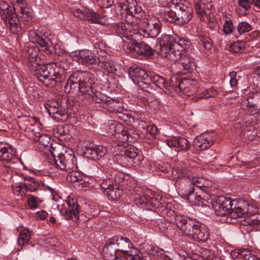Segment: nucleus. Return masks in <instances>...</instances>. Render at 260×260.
<instances>
[{
	"mask_svg": "<svg viewBox=\"0 0 260 260\" xmlns=\"http://www.w3.org/2000/svg\"><path fill=\"white\" fill-rule=\"evenodd\" d=\"M12 6L0 1V15L6 27L14 34L21 33L22 24L27 25L32 14L24 0H11Z\"/></svg>",
	"mask_w": 260,
	"mask_h": 260,
	"instance_id": "1",
	"label": "nucleus"
},
{
	"mask_svg": "<svg viewBox=\"0 0 260 260\" xmlns=\"http://www.w3.org/2000/svg\"><path fill=\"white\" fill-rule=\"evenodd\" d=\"M95 81L93 75L89 72L76 71L69 76L64 90L68 93L77 94L82 101L84 99H92L96 103H102L105 95L94 89Z\"/></svg>",
	"mask_w": 260,
	"mask_h": 260,
	"instance_id": "2",
	"label": "nucleus"
},
{
	"mask_svg": "<svg viewBox=\"0 0 260 260\" xmlns=\"http://www.w3.org/2000/svg\"><path fill=\"white\" fill-rule=\"evenodd\" d=\"M174 223L183 234L190 240L200 242H205L209 238V232L205 225L194 218L178 214L175 217Z\"/></svg>",
	"mask_w": 260,
	"mask_h": 260,
	"instance_id": "3",
	"label": "nucleus"
},
{
	"mask_svg": "<svg viewBox=\"0 0 260 260\" xmlns=\"http://www.w3.org/2000/svg\"><path fill=\"white\" fill-rule=\"evenodd\" d=\"M60 67V64L57 62H51L47 64L41 62L35 66V68H30V71L34 76L46 86L53 87L65 79L64 69L63 67Z\"/></svg>",
	"mask_w": 260,
	"mask_h": 260,
	"instance_id": "4",
	"label": "nucleus"
},
{
	"mask_svg": "<svg viewBox=\"0 0 260 260\" xmlns=\"http://www.w3.org/2000/svg\"><path fill=\"white\" fill-rule=\"evenodd\" d=\"M117 31L123 42L127 44V49L133 56H152L154 54L153 49L144 42H137L134 36L127 30L125 24L121 22L118 25Z\"/></svg>",
	"mask_w": 260,
	"mask_h": 260,
	"instance_id": "5",
	"label": "nucleus"
},
{
	"mask_svg": "<svg viewBox=\"0 0 260 260\" xmlns=\"http://www.w3.org/2000/svg\"><path fill=\"white\" fill-rule=\"evenodd\" d=\"M111 239L120 254V260H144L142 255H140V251L137 249L130 248L132 243L128 239L115 236Z\"/></svg>",
	"mask_w": 260,
	"mask_h": 260,
	"instance_id": "6",
	"label": "nucleus"
},
{
	"mask_svg": "<svg viewBox=\"0 0 260 260\" xmlns=\"http://www.w3.org/2000/svg\"><path fill=\"white\" fill-rule=\"evenodd\" d=\"M178 178L181 179L179 187V194L184 200L190 202L196 197L194 193L193 185L190 182V175L185 170H180L178 172Z\"/></svg>",
	"mask_w": 260,
	"mask_h": 260,
	"instance_id": "7",
	"label": "nucleus"
},
{
	"mask_svg": "<svg viewBox=\"0 0 260 260\" xmlns=\"http://www.w3.org/2000/svg\"><path fill=\"white\" fill-rule=\"evenodd\" d=\"M170 6L177 11L178 25L187 23L192 17V9L185 0H171Z\"/></svg>",
	"mask_w": 260,
	"mask_h": 260,
	"instance_id": "8",
	"label": "nucleus"
},
{
	"mask_svg": "<svg viewBox=\"0 0 260 260\" xmlns=\"http://www.w3.org/2000/svg\"><path fill=\"white\" fill-rule=\"evenodd\" d=\"M232 204L233 210L231 212V220L232 218L246 216H251L257 211L256 207L243 200H234Z\"/></svg>",
	"mask_w": 260,
	"mask_h": 260,
	"instance_id": "9",
	"label": "nucleus"
},
{
	"mask_svg": "<svg viewBox=\"0 0 260 260\" xmlns=\"http://www.w3.org/2000/svg\"><path fill=\"white\" fill-rule=\"evenodd\" d=\"M233 201L224 196L218 197L213 207L218 216L227 217L226 222H231V212L233 210Z\"/></svg>",
	"mask_w": 260,
	"mask_h": 260,
	"instance_id": "10",
	"label": "nucleus"
},
{
	"mask_svg": "<svg viewBox=\"0 0 260 260\" xmlns=\"http://www.w3.org/2000/svg\"><path fill=\"white\" fill-rule=\"evenodd\" d=\"M128 74L133 82L137 84L142 90L150 81V76L148 75L146 72L136 65L128 68Z\"/></svg>",
	"mask_w": 260,
	"mask_h": 260,
	"instance_id": "11",
	"label": "nucleus"
},
{
	"mask_svg": "<svg viewBox=\"0 0 260 260\" xmlns=\"http://www.w3.org/2000/svg\"><path fill=\"white\" fill-rule=\"evenodd\" d=\"M68 205L67 209L59 208V205H57L58 210L60 214L67 220L73 219L77 220L79 218L80 211V206L77 204L76 199H69L67 200Z\"/></svg>",
	"mask_w": 260,
	"mask_h": 260,
	"instance_id": "12",
	"label": "nucleus"
},
{
	"mask_svg": "<svg viewBox=\"0 0 260 260\" xmlns=\"http://www.w3.org/2000/svg\"><path fill=\"white\" fill-rule=\"evenodd\" d=\"M75 59L79 63H82L90 68V66L96 65L100 62L99 57L88 50H81L74 55Z\"/></svg>",
	"mask_w": 260,
	"mask_h": 260,
	"instance_id": "13",
	"label": "nucleus"
},
{
	"mask_svg": "<svg viewBox=\"0 0 260 260\" xmlns=\"http://www.w3.org/2000/svg\"><path fill=\"white\" fill-rule=\"evenodd\" d=\"M73 14L81 20H87L93 23L102 24V19L100 15L90 9H76L73 11Z\"/></svg>",
	"mask_w": 260,
	"mask_h": 260,
	"instance_id": "14",
	"label": "nucleus"
},
{
	"mask_svg": "<svg viewBox=\"0 0 260 260\" xmlns=\"http://www.w3.org/2000/svg\"><path fill=\"white\" fill-rule=\"evenodd\" d=\"M30 36L32 42L39 45L46 54H52L54 53V46L52 45L50 40L44 36V35H39L37 32H32L30 34Z\"/></svg>",
	"mask_w": 260,
	"mask_h": 260,
	"instance_id": "15",
	"label": "nucleus"
},
{
	"mask_svg": "<svg viewBox=\"0 0 260 260\" xmlns=\"http://www.w3.org/2000/svg\"><path fill=\"white\" fill-rule=\"evenodd\" d=\"M121 156L123 160L127 162L128 165L133 167L140 166L143 160V155L134 147L126 149L124 154H121Z\"/></svg>",
	"mask_w": 260,
	"mask_h": 260,
	"instance_id": "16",
	"label": "nucleus"
},
{
	"mask_svg": "<svg viewBox=\"0 0 260 260\" xmlns=\"http://www.w3.org/2000/svg\"><path fill=\"white\" fill-rule=\"evenodd\" d=\"M85 154L93 160H99L107 153L106 148L102 145L90 144L85 147Z\"/></svg>",
	"mask_w": 260,
	"mask_h": 260,
	"instance_id": "17",
	"label": "nucleus"
},
{
	"mask_svg": "<svg viewBox=\"0 0 260 260\" xmlns=\"http://www.w3.org/2000/svg\"><path fill=\"white\" fill-rule=\"evenodd\" d=\"M103 256L106 260H120V254L116 250L111 238L107 241L103 248Z\"/></svg>",
	"mask_w": 260,
	"mask_h": 260,
	"instance_id": "18",
	"label": "nucleus"
},
{
	"mask_svg": "<svg viewBox=\"0 0 260 260\" xmlns=\"http://www.w3.org/2000/svg\"><path fill=\"white\" fill-rule=\"evenodd\" d=\"M143 32L148 37L154 38L156 37L161 29V23L159 21L154 22L153 20H145L144 22Z\"/></svg>",
	"mask_w": 260,
	"mask_h": 260,
	"instance_id": "19",
	"label": "nucleus"
},
{
	"mask_svg": "<svg viewBox=\"0 0 260 260\" xmlns=\"http://www.w3.org/2000/svg\"><path fill=\"white\" fill-rule=\"evenodd\" d=\"M176 39H177V36L176 35L168 34L162 35L159 38L160 54H166L168 50L167 49L174 47Z\"/></svg>",
	"mask_w": 260,
	"mask_h": 260,
	"instance_id": "20",
	"label": "nucleus"
},
{
	"mask_svg": "<svg viewBox=\"0 0 260 260\" xmlns=\"http://www.w3.org/2000/svg\"><path fill=\"white\" fill-rule=\"evenodd\" d=\"M193 1L196 13L199 14L200 20H204V16L210 14L212 5L208 2V0H193Z\"/></svg>",
	"mask_w": 260,
	"mask_h": 260,
	"instance_id": "21",
	"label": "nucleus"
},
{
	"mask_svg": "<svg viewBox=\"0 0 260 260\" xmlns=\"http://www.w3.org/2000/svg\"><path fill=\"white\" fill-rule=\"evenodd\" d=\"M150 81L148 85L145 86L143 91L147 92L148 94H150V90H152L153 88V85L162 89L164 92L166 88V82L165 79L158 75H155L152 77L150 76Z\"/></svg>",
	"mask_w": 260,
	"mask_h": 260,
	"instance_id": "22",
	"label": "nucleus"
},
{
	"mask_svg": "<svg viewBox=\"0 0 260 260\" xmlns=\"http://www.w3.org/2000/svg\"><path fill=\"white\" fill-rule=\"evenodd\" d=\"M24 180L25 182L23 183L25 187V190L23 191V194H26L27 191H36L44 185L42 181L29 176L24 177Z\"/></svg>",
	"mask_w": 260,
	"mask_h": 260,
	"instance_id": "23",
	"label": "nucleus"
},
{
	"mask_svg": "<svg viewBox=\"0 0 260 260\" xmlns=\"http://www.w3.org/2000/svg\"><path fill=\"white\" fill-rule=\"evenodd\" d=\"M44 107L50 115L55 114L60 116L64 115V108L57 101H48L44 104Z\"/></svg>",
	"mask_w": 260,
	"mask_h": 260,
	"instance_id": "24",
	"label": "nucleus"
},
{
	"mask_svg": "<svg viewBox=\"0 0 260 260\" xmlns=\"http://www.w3.org/2000/svg\"><path fill=\"white\" fill-rule=\"evenodd\" d=\"M181 49V47L176 44L174 45V47L167 49L168 50L166 54H161V55L172 61H179L184 54L183 53V51H182Z\"/></svg>",
	"mask_w": 260,
	"mask_h": 260,
	"instance_id": "25",
	"label": "nucleus"
},
{
	"mask_svg": "<svg viewBox=\"0 0 260 260\" xmlns=\"http://www.w3.org/2000/svg\"><path fill=\"white\" fill-rule=\"evenodd\" d=\"M28 60L29 61V68H35L42 60L39 56L38 49L36 47H29L27 49Z\"/></svg>",
	"mask_w": 260,
	"mask_h": 260,
	"instance_id": "26",
	"label": "nucleus"
},
{
	"mask_svg": "<svg viewBox=\"0 0 260 260\" xmlns=\"http://www.w3.org/2000/svg\"><path fill=\"white\" fill-rule=\"evenodd\" d=\"M178 61L183 69L184 74L192 72L195 67L193 59L186 54H183Z\"/></svg>",
	"mask_w": 260,
	"mask_h": 260,
	"instance_id": "27",
	"label": "nucleus"
},
{
	"mask_svg": "<svg viewBox=\"0 0 260 260\" xmlns=\"http://www.w3.org/2000/svg\"><path fill=\"white\" fill-rule=\"evenodd\" d=\"M62 170L75 171L77 169V159L74 154L66 152V159L65 165H61Z\"/></svg>",
	"mask_w": 260,
	"mask_h": 260,
	"instance_id": "28",
	"label": "nucleus"
},
{
	"mask_svg": "<svg viewBox=\"0 0 260 260\" xmlns=\"http://www.w3.org/2000/svg\"><path fill=\"white\" fill-rule=\"evenodd\" d=\"M234 255H235V260H260V257L247 249L235 252Z\"/></svg>",
	"mask_w": 260,
	"mask_h": 260,
	"instance_id": "29",
	"label": "nucleus"
},
{
	"mask_svg": "<svg viewBox=\"0 0 260 260\" xmlns=\"http://www.w3.org/2000/svg\"><path fill=\"white\" fill-rule=\"evenodd\" d=\"M171 1L169 4L168 8L164 10L163 18L168 22L177 24V11L175 10L174 8H171Z\"/></svg>",
	"mask_w": 260,
	"mask_h": 260,
	"instance_id": "30",
	"label": "nucleus"
},
{
	"mask_svg": "<svg viewBox=\"0 0 260 260\" xmlns=\"http://www.w3.org/2000/svg\"><path fill=\"white\" fill-rule=\"evenodd\" d=\"M213 144V140L208 138H205L203 136H198L193 141V146L197 149L205 150L210 147Z\"/></svg>",
	"mask_w": 260,
	"mask_h": 260,
	"instance_id": "31",
	"label": "nucleus"
},
{
	"mask_svg": "<svg viewBox=\"0 0 260 260\" xmlns=\"http://www.w3.org/2000/svg\"><path fill=\"white\" fill-rule=\"evenodd\" d=\"M51 156L50 158V163L52 165H55L56 167L59 168L62 170L61 165H65L66 159V152L65 153H58L56 152V150L53 149L52 151H51Z\"/></svg>",
	"mask_w": 260,
	"mask_h": 260,
	"instance_id": "32",
	"label": "nucleus"
},
{
	"mask_svg": "<svg viewBox=\"0 0 260 260\" xmlns=\"http://www.w3.org/2000/svg\"><path fill=\"white\" fill-rule=\"evenodd\" d=\"M16 153V151L14 148L2 147L0 149V160L9 162L12 159Z\"/></svg>",
	"mask_w": 260,
	"mask_h": 260,
	"instance_id": "33",
	"label": "nucleus"
},
{
	"mask_svg": "<svg viewBox=\"0 0 260 260\" xmlns=\"http://www.w3.org/2000/svg\"><path fill=\"white\" fill-rule=\"evenodd\" d=\"M181 78H178L177 76L171 77L169 83H166V88L165 92L167 94L171 93L173 91L178 92L179 82Z\"/></svg>",
	"mask_w": 260,
	"mask_h": 260,
	"instance_id": "34",
	"label": "nucleus"
},
{
	"mask_svg": "<svg viewBox=\"0 0 260 260\" xmlns=\"http://www.w3.org/2000/svg\"><path fill=\"white\" fill-rule=\"evenodd\" d=\"M105 129L107 135L114 136L117 132L121 131L122 125L115 121H110L108 122L107 125H105Z\"/></svg>",
	"mask_w": 260,
	"mask_h": 260,
	"instance_id": "35",
	"label": "nucleus"
},
{
	"mask_svg": "<svg viewBox=\"0 0 260 260\" xmlns=\"http://www.w3.org/2000/svg\"><path fill=\"white\" fill-rule=\"evenodd\" d=\"M30 239V234L28 229H25L21 231L19 233L17 244L19 246H24L27 245L28 242Z\"/></svg>",
	"mask_w": 260,
	"mask_h": 260,
	"instance_id": "36",
	"label": "nucleus"
},
{
	"mask_svg": "<svg viewBox=\"0 0 260 260\" xmlns=\"http://www.w3.org/2000/svg\"><path fill=\"white\" fill-rule=\"evenodd\" d=\"M190 144L189 141L183 137H177L176 148L181 151H187L189 150Z\"/></svg>",
	"mask_w": 260,
	"mask_h": 260,
	"instance_id": "37",
	"label": "nucleus"
},
{
	"mask_svg": "<svg viewBox=\"0 0 260 260\" xmlns=\"http://www.w3.org/2000/svg\"><path fill=\"white\" fill-rule=\"evenodd\" d=\"M122 191L115 185L110 190L107 191V194L112 200H117L120 198Z\"/></svg>",
	"mask_w": 260,
	"mask_h": 260,
	"instance_id": "38",
	"label": "nucleus"
},
{
	"mask_svg": "<svg viewBox=\"0 0 260 260\" xmlns=\"http://www.w3.org/2000/svg\"><path fill=\"white\" fill-rule=\"evenodd\" d=\"M217 93L216 90L210 88L205 89L201 93L197 95V99L196 100L198 99H207L209 98L214 97L217 95Z\"/></svg>",
	"mask_w": 260,
	"mask_h": 260,
	"instance_id": "39",
	"label": "nucleus"
},
{
	"mask_svg": "<svg viewBox=\"0 0 260 260\" xmlns=\"http://www.w3.org/2000/svg\"><path fill=\"white\" fill-rule=\"evenodd\" d=\"M244 43L242 42H235L231 45L230 51L234 53H242L244 51Z\"/></svg>",
	"mask_w": 260,
	"mask_h": 260,
	"instance_id": "40",
	"label": "nucleus"
},
{
	"mask_svg": "<svg viewBox=\"0 0 260 260\" xmlns=\"http://www.w3.org/2000/svg\"><path fill=\"white\" fill-rule=\"evenodd\" d=\"M114 177L113 178V183L124 186L126 184V180L124 179V174L117 172L116 171H113Z\"/></svg>",
	"mask_w": 260,
	"mask_h": 260,
	"instance_id": "41",
	"label": "nucleus"
},
{
	"mask_svg": "<svg viewBox=\"0 0 260 260\" xmlns=\"http://www.w3.org/2000/svg\"><path fill=\"white\" fill-rule=\"evenodd\" d=\"M99 64H101V67L104 70H106L108 72L114 73L117 71V69L113 62L108 61H100Z\"/></svg>",
	"mask_w": 260,
	"mask_h": 260,
	"instance_id": "42",
	"label": "nucleus"
},
{
	"mask_svg": "<svg viewBox=\"0 0 260 260\" xmlns=\"http://www.w3.org/2000/svg\"><path fill=\"white\" fill-rule=\"evenodd\" d=\"M192 82L193 81L191 80L188 78H181L179 82L178 92H181L182 91L186 92V90H188L187 87L191 85Z\"/></svg>",
	"mask_w": 260,
	"mask_h": 260,
	"instance_id": "43",
	"label": "nucleus"
},
{
	"mask_svg": "<svg viewBox=\"0 0 260 260\" xmlns=\"http://www.w3.org/2000/svg\"><path fill=\"white\" fill-rule=\"evenodd\" d=\"M115 185L113 184V176L111 174V177L108 178L104 180L100 184L101 187L107 193V191L110 190Z\"/></svg>",
	"mask_w": 260,
	"mask_h": 260,
	"instance_id": "44",
	"label": "nucleus"
},
{
	"mask_svg": "<svg viewBox=\"0 0 260 260\" xmlns=\"http://www.w3.org/2000/svg\"><path fill=\"white\" fill-rule=\"evenodd\" d=\"M157 225L161 232L167 233L170 229L171 223L166 219H161L158 220Z\"/></svg>",
	"mask_w": 260,
	"mask_h": 260,
	"instance_id": "45",
	"label": "nucleus"
},
{
	"mask_svg": "<svg viewBox=\"0 0 260 260\" xmlns=\"http://www.w3.org/2000/svg\"><path fill=\"white\" fill-rule=\"evenodd\" d=\"M251 29V26L245 21L239 23L237 26V30L240 34H243L245 32H249Z\"/></svg>",
	"mask_w": 260,
	"mask_h": 260,
	"instance_id": "46",
	"label": "nucleus"
},
{
	"mask_svg": "<svg viewBox=\"0 0 260 260\" xmlns=\"http://www.w3.org/2000/svg\"><path fill=\"white\" fill-rule=\"evenodd\" d=\"M36 137H38L37 141H39V143L43 146L47 147L51 146L52 144L50 143V138L47 135H40Z\"/></svg>",
	"mask_w": 260,
	"mask_h": 260,
	"instance_id": "47",
	"label": "nucleus"
},
{
	"mask_svg": "<svg viewBox=\"0 0 260 260\" xmlns=\"http://www.w3.org/2000/svg\"><path fill=\"white\" fill-rule=\"evenodd\" d=\"M114 138L117 139V141L120 142H128V138L126 136V130L123 129V126L122 125V130L121 132H117L114 135Z\"/></svg>",
	"mask_w": 260,
	"mask_h": 260,
	"instance_id": "48",
	"label": "nucleus"
},
{
	"mask_svg": "<svg viewBox=\"0 0 260 260\" xmlns=\"http://www.w3.org/2000/svg\"><path fill=\"white\" fill-rule=\"evenodd\" d=\"M177 44L182 47L181 50L184 52V50L190 45V42L189 40L185 39H182L177 37L176 39L175 43L174 45Z\"/></svg>",
	"mask_w": 260,
	"mask_h": 260,
	"instance_id": "49",
	"label": "nucleus"
},
{
	"mask_svg": "<svg viewBox=\"0 0 260 260\" xmlns=\"http://www.w3.org/2000/svg\"><path fill=\"white\" fill-rule=\"evenodd\" d=\"M250 224L254 226L257 230H260V214L255 213L251 216Z\"/></svg>",
	"mask_w": 260,
	"mask_h": 260,
	"instance_id": "50",
	"label": "nucleus"
},
{
	"mask_svg": "<svg viewBox=\"0 0 260 260\" xmlns=\"http://www.w3.org/2000/svg\"><path fill=\"white\" fill-rule=\"evenodd\" d=\"M126 136L128 138V142H135L140 138V136L138 134L136 133L133 129H129L126 130Z\"/></svg>",
	"mask_w": 260,
	"mask_h": 260,
	"instance_id": "51",
	"label": "nucleus"
},
{
	"mask_svg": "<svg viewBox=\"0 0 260 260\" xmlns=\"http://www.w3.org/2000/svg\"><path fill=\"white\" fill-rule=\"evenodd\" d=\"M233 22L231 20L226 21L223 25V32L226 35L230 34L234 29Z\"/></svg>",
	"mask_w": 260,
	"mask_h": 260,
	"instance_id": "52",
	"label": "nucleus"
},
{
	"mask_svg": "<svg viewBox=\"0 0 260 260\" xmlns=\"http://www.w3.org/2000/svg\"><path fill=\"white\" fill-rule=\"evenodd\" d=\"M161 200V197L157 196V197H154L151 198L150 200L149 201L150 203L152 205V206L158 209L160 208H161L163 207V205H162V203L160 202V201Z\"/></svg>",
	"mask_w": 260,
	"mask_h": 260,
	"instance_id": "53",
	"label": "nucleus"
},
{
	"mask_svg": "<svg viewBox=\"0 0 260 260\" xmlns=\"http://www.w3.org/2000/svg\"><path fill=\"white\" fill-rule=\"evenodd\" d=\"M134 201L138 206L143 207L146 204V199L144 196L136 194L134 197Z\"/></svg>",
	"mask_w": 260,
	"mask_h": 260,
	"instance_id": "54",
	"label": "nucleus"
},
{
	"mask_svg": "<svg viewBox=\"0 0 260 260\" xmlns=\"http://www.w3.org/2000/svg\"><path fill=\"white\" fill-rule=\"evenodd\" d=\"M202 180H203L202 179L193 177L190 176V182L192 184L194 189V187H197L203 190V188L205 187V186L202 183Z\"/></svg>",
	"mask_w": 260,
	"mask_h": 260,
	"instance_id": "55",
	"label": "nucleus"
},
{
	"mask_svg": "<svg viewBox=\"0 0 260 260\" xmlns=\"http://www.w3.org/2000/svg\"><path fill=\"white\" fill-rule=\"evenodd\" d=\"M160 252H162V249L157 246H151L150 248H148V254L157 258Z\"/></svg>",
	"mask_w": 260,
	"mask_h": 260,
	"instance_id": "56",
	"label": "nucleus"
},
{
	"mask_svg": "<svg viewBox=\"0 0 260 260\" xmlns=\"http://www.w3.org/2000/svg\"><path fill=\"white\" fill-rule=\"evenodd\" d=\"M37 199V197L34 196H29V198L27 199V204L30 209H34L38 207Z\"/></svg>",
	"mask_w": 260,
	"mask_h": 260,
	"instance_id": "57",
	"label": "nucleus"
},
{
	"mask_svg": "<svg viewBox=\"0 0 260 260\" xmlns=\"http://www.w3.org/2000/svg\"><path fill=\"white\" fill-rule=\"evenodd\" d=\"M12 190L14 193H18V194H23V191L25 190L23 183H15L12 186Z\"/></svg>",
	"mask_w": 260,
	"mask_h": 260,
	"instance_id": "58",
	"label": "nucleus"
},
{
	"mask_svg": "<svg viewBox=\"0 0 260 260\" xmlns=\"http://www.w3.org/2000/svg\"><path fill=\"white\" fill-rule=\"evenodd\" d=\"M128 13L133 17L138 18L139 16H136L141 12L142 10L140 7L134 6L128 8Z\"/></svg>",
	"mask_w": 260,
	"mask_h": 260,
	"instance_id": "59",
	"label": "nucleus"
},
{
	"mask_svg": "<svg viewBox=\"0 0 260 260\" xmlns=\"http://www.w3.org/2000/svg\"><path fill=\"white\" fill-rule=\"evenodd\" d=\"M230 85L232 87H236L238 84V79L237 77V73L232 72L230 73Z\"/></svg>",
	"mask_w": 260,
	"mask_h": 260,
	"instance_id": "60",
	"label": "nucleus"
},
{
	"mask_svg": "<svg viewBox=\"0 0 260 260\" xmlns=\"http://www.w3.org/2000/svg\"><path fill=\"white\" fill-rule=\"evenodd\" d=\"M201 44L206 50H209L212 47V41L207 37L201 40Z\"/></svg>",
	"mask_w": 260,
	"mask_h": 260,
	"instance_id": "61",
	"label": "nucleus"
},
{
	"mask_svg": "<svg viewBox=\"0 0 260 260\" xmlns=\"http://www.w3.org/2000/svg\"><path fill=\"white\" fill-rule=\"evenodd\" d=\"M71 173L70 178L72 182H78L82 180V176L80 175L76 171H72Z\"/></svg>",
	"mask_w": 260,
	"mask_h": 260,
	"instance_id": "62",
	"label": "nucleus"
},
{
	"mask_svg": "<svg viewBox=\"0 0 260 260\" xmlns=\"http://www.w3.org/2000/svg\"><path fill=\"white\" fill-rule=\"evenodd\" d=\"M238 4L240 7L247 10L250 8L252 3L249 0H238Z\"/></svg>",
	"mask_w": 260,
	"mask_h": 260,
	"instance_id": "63",
	"label": "nucleus"
},
{
	"mask_svg": "<svg viewBox=\"0 0 260 260\" xmlns=\"http://www.w3.org/2000/svg\"><path fill=\"white\" fill-rule=\"evenodd\" d=\"M147 131L151 135H155L157 134V127L154 125H151L147 127Z\"/></svg>",
	"mask_w": 260,
	"mask_h": 260,
	"instance_id": "64",
	"label": "nucleus"
}]
</instances>
